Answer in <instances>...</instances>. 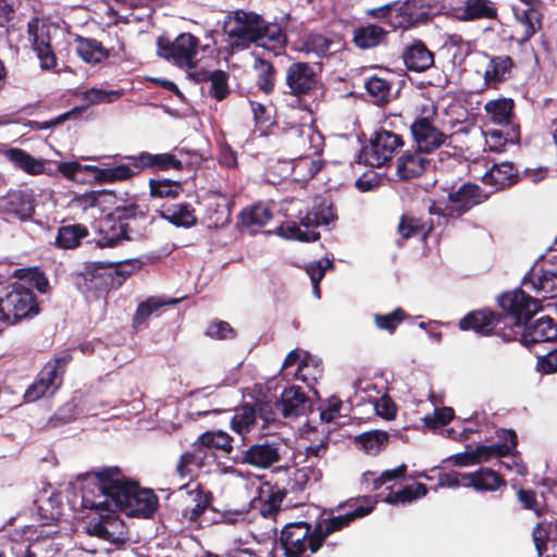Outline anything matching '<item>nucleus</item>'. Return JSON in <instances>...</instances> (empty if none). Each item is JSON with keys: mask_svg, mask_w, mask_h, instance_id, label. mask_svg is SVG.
I'll list each match as a JSON object with an SVG mask.
<instances>
[{"mask_svg": "<svg viewBox=\"0 0 557 557\" xmlns=\"http://www.w3.org/2000/svg\"><path fill=\"white\" fill-rule=\"evenodd\" d=\"M83 505L85 508L120 511L136 480L124 474L121 468L102 467L84 475Z\"/></svg>", "mask_w": 557, "mask_h": 557, "instance_id": "1", "label": "nucleus"}, {"mask_svg": "<svg viewBox=\"0 0 557 557\" xmlns=\"http://www.w3.org/2000/svg\"><path fill=\"white\" fill-rule=\"evenodd\" d=\"M147 220V213L135 202L117 206L112 212L98 222L96 246L112 248L124 240H134L139 236L141 223Z\"/></svg>", "mask_w": 557, "mask_h": 557, "instance_id": "2", "label": "nucleus"}, {"mask_svg": "<svg viewBox=\"0 0 557 557\" xmlns=\"http://www.w3.org/2000/svg\"><path fill=\"white\" fill-rule=\"evenodd\" d=\"M497 305L500 308V338L504 342L517 341L523 326L542 309L540 300L521 288L502 293L497 297Z\"/></svg>", "mask_w": 557, "mask_h": 557, "instance_id": "3", "label": "nucleus"}, {"mask_svg": "<svg viewBox=\"0 0 557 557\" xmlns=\"http://www.w3.org/2000/svg\"><path fill=\"white\" fill-rule=\"evenodd\" d=\"M299 222L285 221L276 228V234L302 243L315 242L320 232L314 228L327 225L336 219L335 209L331 200L322 198L317 200L310 210H298Z\"/></svg>", "mask_w": 557, "mask_h": 557, "instance_id": "4", "label": "nucleus"}, {"mask_svg": "<svg viewBox=\"0 0 557 557\" xmlns=\"http://www.w3.org/2000/svg\"><path fill=\"white\" fill-rule=\"evenodd\" d=\"M39 311V302L30 287L15 282L1 289L0 323L15 325L25 319L34 318Z\"/></svg>", "mask_w": 557, "mask_h": 557, "instance_id": "5", "label": "nucleus"}, {"mask_svg": "<svg viewBox=\"0 0 557 557\" xmlns=\"http://www.w3.org/2000/svg\"><path fill=\"white\" fill-rule=\"evenodd\" d=\"M490 198L480 185L472 182H465L457 189H453L447 195V203L441 207L432 203L429 213L443 218L446 223L451 220H458L472 210L474 207L482 205Z\"/></svg>", "mask_w": 557, "mask_h": 557, "instance_id": "6", "label": "nucleus"}, {"mask_svg": "<svg viewBox=\"0 0 557 557\" xmlns=\"http://www.w3.org/2000/svg\"><path fill=\"white\" fill-rule=\"evenodd\" d=\"M350 502L352 499H349L347 502L338 504L335 508H332L330 510H324L322 515L319 517L317 522L313 524V545H321L323 547L324 545L327 547H331L332 549L335 548L336 543L329 542L327 539L331 534L342 531L345 528H348L356 519L363 518L371 513L374 509V503L372 505L368 506H357L355 509L347 511L343 515H334L335 510H341L345 508L346 506H350Z\"/></svg>", "mask_w": 557, "mask_h": 557, "instance_id": "7", "label": "nucleus"}, {"mask_svg": "<svg viewBox=\"0 0 557 557\" xmlns=\"http://www.w3.org/2000/svg\"><path fill=\"white\" fill-rule=\"evenodd\" d=\"M262 16L253 11L237 9L230 11L223 23V32L231 46L243 50L260 41Z\"/></svg>", "mask_w": 557, "mask_h": 557, "instance_id": "8", "label": "nucleus"}, {"mask_svg": "<svg viewBox=\"0 0 557 557\" xmlns=\"http://www.w3.org/2000/svg\"><path fill=\"white\" fill-rule=\"evenodd\" d=\"M403 136L381 127L364 145L358 156L359 162L371 168L387 165L404 146Z\"/></svg>", "mask_w": 557, "mask_h": 557, "instance_id": "9", "label": "nucleus"}, {"mask_svg": "<svg viewBox=\"0 0 557 557\" xmlns=\"http://www.w3.org/2000/svg\"><path fill=\"white\" fill-rule=\"evenodd\" d=\"M436 119V106L424 104L410 125L412 139L420 152L431 153L449 139V136L435 126Z\"/></svg>", "mask_w": 557, "mask_h": 557, "instance_id": "10", "label": "nucleus"}, {"mask_svg": "<svg viewBox=\"0 0 557 557\" xmlns=\"http://www.w3.org/2000/svg\"><path fill=\"white\" fill-rule=\"evenodd\" d=\"M277 545L284 557H309L322 548L321 545H313V524L302 520L285 524Z\"/></svg>", "mask_w": 557, "mask_h": 557, "instance_id": "11", "label": "nucleus"}, {"mask_svg": "<svg viewBox=\"0 0 557 557\" xmlns=\"http://www.w3.org/2000/svg\"><path fill=\"white\" fill-rule=\"evenodd\" d=\"M157 46L159 57L172 61L176 66L188 70L196 67L199 39L193 34L182 33L173 41L159 37Z\"/></svg>", "mask_w": 557, "mask_h": 557, "instance_id": "12", "label": "nucleus"}, {"mask_svg": "<svg viewBox=\"0 0 557 557\" xmlns=\"http://www.w3.org/2000/svg\"><path fill=\"white\" fill-rule=\"evenodd\" d=\"M74 282L82 293L110 290L123 285L124 274L112 270L111 264L91 263L75 274Z\"/></svg>", "mask_w": 557, "mask_h": 557, "instance_id": "13", "label": "nucleus"}, {"mask_svg": "<svg viewBox=\"0 0 557 557\" xmlns=\"http://www.w3.org/2000/svg\"><path fill=\"white\" fill-rule=\"evenodd\" d=\"M396 2L394 20L396 30H407L420 24H425L433 17L434 11L440 10L435 0H398Z\"/></svg>", "mask_w": 557, "mask_h": 557, "instance_id": "14", "label": "nucleus"}, {"mask_svg": "<svg viewBox=\"0 0 557 557\" xmlns=\"http://www.w3.org/2000/svg\"><path fill=\"white\" fill-rule=\"evenodd\" d=\"M0 212L21 222L30 221L36 212L32 189H10L0 197Z\"/></svg>", "mask_w": 557, "mask_h": 557, "instance_id": "15", "label": "nucleus"}, {"mask_svg": "<svg viewBox=\"0 0 557 557\" xmlns=\"http://www.w3.org/2000/svg\"><path fill=\"white\" fill-rule=\"evenodd\" d=\"M522 285L544 299L557 296V267L547 261L535 263L523 276Z\"/></svg>", "mask_w": 557, "mask_h": 557, "instance_id": "16", "label": "nucleus"}, {"mask_svg": "<svg viewBox=\"0 0 557 557\" xmlns=\"http://www.w3.org/2000/svg\"><path fill=\"white\" fill-rule=\"evenodd\" d=\"M285 83L290 95L307 96L317 88L319 74L314 66L307 62H293L286 70Z\"/></svg>", "mask_w": 557, "mask_h": 557, "instance_id": "17", "label": "nucleus"}, {"mask_svg": "<svg viewBox=\"0 0 557 557\" xmlns=\"http://www.w3.org/2000/svg\"><path fill=\"white\" fill-rule=\"evenodd\" d=\"M184 153V149L178 150V156L171 152L153 154L143 151L135 156H125L124 159L131 162L138 175L147 169L153 171H182L184 169L183 161L178 157H182Z\"/></svg>", "mask_w": 557, "mask_h": 557, "instance_id": "18", "label": "nucleus"}, {"mask_svg": "<svg viewBox=\"0 0 557 557\" xmlns=\"http://www.w3.org/2000/svg\"><path fill=\"white\" fill-rule=\"evenodd\" d=\"M159 506V498L150 488H143L136 481V487L132 488L126 502L120 511L128 517L151 518Z\"/></svg>", "mask_w": 557, "mask_h": 557, "instance_id": "19", "label": "nucleus"}, {"mask_svg": "<svg viewBox=\"0 0 557 557\" xmlns=\"http://www.w3.org/2000/svg\"><path fill=\"white\" fill-rule=\"evenodd\" d=\"M500 322L498 312L491 309L473 310L459 320L461 331H473L481 336L496 335L500 337Z\"/></svg>", "mask_w": 557, "mask_h": 557, "instance_id": "20", "label": "nucleus"}, {"mask_svg": "<svg viewBox=\"0 0 557 557\" xmlns=\"http://www.w3.org/2000/svg\"><path fill=\"white\" fill-rule=\"evenodd\" d=\"M27 32L32 38L33 49L40 61L42 70H51L57 66V57L51 45L50 29L46 25H38L36 20L27 25Z\"/></svg>", "mask_w": 557, "mask_h": 557, "instance_id": "21", "label": "nucleus"}, {"mask_svg": "<svg viewBox=\"0 0 557 557\" xmlns=\"http://www.w3.org/2000/svg\"><path fill=\"white\" fill-rule=\"evenodd\" d=\"M488 62L483 74V83L486 89H498L502 84L512 77L516 63L507 54H485Z\"/></svg>", "mask_w": 557, "mask_h": 557, "instance_id": "22", "label": "nucleus"}, {"mask_svg": "<svg viewBox=\"0 0 557 557\" xmlns=\"http://www.w3.org/2000/svg\"><path fill=\"white\" fill-rule=\"evenodd\" d=\"M462 486L472 487L480 493L496 492L507 486L506 479L497 471L480 467L470 473H462Z\"/></svg>", "mask_w": 557, "mask_h": 557, "instance_id": "23", "label": "nucleus"}, {"mask_svg": "<svg viewBox=\"0 0 557 557\" xmlns=\"http://www.w3.org/2000/svg\"><path fill=\"white\" fill-rule=\"evenodd\" d=\"M557 339V323L550 317H542L534 323L525 324L519 341L522 345L529 347L537 343L554 342Z\"/></svg>", "mask_w": 557, "mask_h": 557, "instance_id": "24", "label": "nucleus"}, {"mask_svg": "<svg viewBox=\"0 0 557 557\" xmlns=\"http://www.w3.org/2000/svg\"><path fill=\"white\" fill-rule=\"evenodd\" d=\"M275 406L284 418H292L305 414L310 409L311 401L301 387L292 385L284 388Z\"/></svg>", "mask_w": 557, "mask_h": 557, "instance_id": "25", "label": "nucleus"}, {"mask_svg": "<svg viewBox=\"0 0 557 557\" xmlns=\"http://www.w3.org/2000/svg\"><path fill=\"white\" fill-rule=\"evenodd\" d=\"M498 437L502 443L492 445H478L474 448V456H476L478 462L487 461L492 457H506L512 454L518 445L517 433L512 429H500Z\"/></svg>", "mask_w": 557, "mask_h": 557, "instance_id": "26", "label": "nucleus"}, {"mask_svg": "<svg viewBox=\"0 0 557 557\" xmlns=\"http://www.w3.org/2000/svg\"><path fill=\"white\" fill-rule=\"evenodd\" d=\"M519 181V171L512 162L494 163L482 177L485 185L494 186L497 190L511 187Z\"/></svg>", "mask_w": 557, "mask_h": 557, "instance_id": "27", "label": "nucleus"}, {"mask_svg": "<svg viewBox=\"0 0 557 557\" xmlns=\"http://www.w3.org/2000/svg\"><path fill=\"white\" fill-rule=\"evenodd\" d=\"M388 32L377 25L368 23L352 30V44L360 50L376 48L387 42Z\"/></svg>", "mask_w": 557, "mask_h": 557, "instance_id": "28", "label": "nucleus"}, {"mask_svg": "<svg viewBox=\"0 0 557 557\" xmlns=\"http://www.w3.org/2000/svg\"><path fill=\"white\" fill-rule=\"evenodd\" d=\"M271 219L272 212L270 209L265 205L257 202L244 208L239 212L237 226L248 230L251 234H256L267 225Z\"/></svg>", "mask_w": 557, "mask_h": 557, "instance_id": "29", "label": "nucleus"}, {"mask_svg": "<svg viewBox=\"0 0 557 557\" xmlns=\"http://www.w3.org/2000/svg\"><path fill=\"white\" fill-rule=\"evenodd\" d=\"M159 215L176 227L189 228L198 222L195 208L188 202L162 206Z\"/></svg>", "mask_w": 557, "mask_h": 557, "instance_id": "30", "label": "nucleus"}, {"mask_svg": "<svg viewBox=\"0 0 557 557\" xmlns=\"http://www.w3.org/2000/svg\"><path fill=\"white\" fill-rule=\"evenodd\" d=\"M404 63L408 71L421 73L434 65V54L426 45L417 40L404 52Z\"/></svg>", "mask_w": 557, "mask_h": 557, "instance_id": "31", "label": "nucleus"}, {"mask_svg": "<svg viewBox=\"0 0 557 557\" xmlns=\"http://www.w3.org/2000/svg\"><path fill=\"white\" fill-rule=\"evenodd\" d=\"M286 495V490L280 487L277 484L270 482L263 483L259 488L261 516L264 518L274 517L281 510L282 502Z\"/></svg>", "mask_w": 557, "mask_h": 557, "instance_id": "32", "label": "nucleus"}, {"mask_svg": "<svg viewBox=\"0 0 557 557\" xmlns=\"http://www.w3.org/2000/svg\"><path fill=\"white\" fill-rule=\"evenodd\" d=\"M281 455L275 445L264 443L255 444L244 451L242 461L258 468H268L278 462Z\"/></svg>", "mask_w": 557, "mask_h": 557, "instance_id": "33", "label": "nucleus"}, {"mask_svg": "<svg viewBox=\"0 0 557 557\" xmlns=\"http://www.w3.org/2000/svg\"><path fill=\"white\" fill-rule=\"evenodd\" d=\"M423 152H405L397 159L396 172L400 180L407 181L423 174L430 161L422 156Z\"/></svg>", "mask_w": 557, "mask_h": 557, "instance_id": "34", "label": "nucleus"}, {"mask_svg": "<svg viewBox=\"0 0 557 557\" xmlns=\"http://www.w3.org/2000/svg\"><path fill=\"white\" fill-rule=\"evenodd\" d=\"M89 236V230L81 223L61 225L54 239V247L62 250L76 249Z\"/></svg>", "mask_w": 557, "mask_h": 557, "instance_id": "35", "label": "nucleus"}, {"mask_svg": "<svg viewBox=\"0 0 557 557\" xmlns=\"http://www.w3.org/2000/svg\"><path fill=\"white\" fill-rule=\"evenodd\" d=\"M76 53L89 64H98L110 57V50L95 38L77 35L74 39Z\"/></svg>", "mask_w": 557, "mask_h": 557, "instance_id": "36", "label": "nucleus"}, {"mask_svg": "<svg viewBox=\"0 0 557 557\" xmlns=\"http://www.w3.org/2000/svg\"><path fill=\"white\" fill-rule=\"evenodd\" d=\"M71 360L72 355L67 351H63L61 355L48 361L38 375L42 377L48 385L57 389L62 384L63 374Z\"/></svg>", "mask_w": 557, "mask_h": 557, "instance_id": "37", "label": "nucleus"}, {"mask_svg": "<svg viewBox=\"0 0 557 557\" xmlns=\"http://www.w3.org/2000/svg\"><path fill=\"white\" fill-rule=\"evenodd\" d=\"M433 231V222L411 214L400 216L397 232L405 240L422 235L424 238Z\"/></svg>", "mask_w": 557, "mask_h": 557, "instance_id": "38", "label": "nucleus"}, {"mask_svg": "<svg viewBox=\"0 0 557 557\" xmlns=\"http://www.w3.org/2000/svg\"><path fill=\"white\" fill-rule=\"evenodd\" d=\"M4 156L15 168L29 175H39L45 171V164L41 160L34 158L21 148H10L4 151Z\"/></svg>", "mask_w": 557, "mask_h": 557, "instance_id": "39", "label": "nucleus"}, {"mask_svg": "<svg viewBox=\"0 0 557 557\" xmlns=\"http://www.w3.org/2000/svg\"><path fill=\"white\" fill-rule=\"evenodd\" d=\"M497 8L491 0H465L461 8L462 21L494 20Z\"/></svg>", "mask_w": 557, "mask_h": 557, "instance_id": "40", "label": "nucleus"}, {"mask_svg": "<svg viewBox=\"0 0 557 557\" xmlns=\"http://www.w3.org/2000/svg\"><path fill=\"white\" fill-rule=\"evenodd\" d=\"M484 110L491 121L498 125L512 123L515 101L511 98H498L485 103Z\"/></svg>", "mask_w": 557, "mask_h": 557, "instance_id": "41", "label": "nucleus"}, {"mask_svg": "<svg viewBox=\"0 0 557 557\" xmlns=\"http://www.w3.org/2000/svg\"><path fill=\"white\" fill-rule=\"evenodd\" d=\"M517 21L523 26V35L519 44L529 41L535 33L542 27V14L535 7H529L522 10L515 9Z\"/></svg>", "mask_w": 557, "mask_h": 557, "instance_id": "42", "label": "nucleus"}, {"mask_svg": "<svg viewBox=\"0 0 557 557\" xmlns=\"http://www.w3.org/2000/svg\"><path fill=\"white\" fill-rule=\"evenodd\" d=\"M200 76L199 81H209L210 86V96L216 101L224 100L230 95L228 87V73L223 70H214L212 72H202L197 73Z\"/></svg>", "mask_w": 557, "mask_h": 557, "instance_id": "43", "label": "nucleus"}, {"mask_svg": "<svg viewBox=\"0 0 557 557\" xmlns=\"http://www.w3.org/2000/svg\"><path fill=\"white\" fill-rule=\"evenodd\" d=\"M199 444L206 448H209L216 455L222 453L224 455L231 454L233 450V438L225 432L222 431H207L200 434Z\"/></svg>", "mask_w": 557, "mask_h": 557, "instance_id": "44", "label": "nucleus"}, {"mask_svg": "<svg viewBox=\"0 0 557 557\" xmlns=\"http://www.w3.org/2000/svg\"><path fill=\"white\" fill-rule=\"evenodd\" d=\"M389 434L385 431L373 430L361 433L355 437L356 444L360 445L366 453L377 455L388 443Z\"/></svg>", "mask_w": 557, "mask_h": 557, "instance_id": "45", "label": "nucleus"}, {"mask_svg": "<svg viewBox=\"0 0 557 557\" xmlns=\"http://www.w3.org/2000/svg\"><path fill=\"white\" fill-rule=\"evenodd\" d=\"M557 530V523L540 521L531 532L532 541L537 554V557H543L547 552L548 542L553 540V532Z\"/></svg>", "mask_w": 557, "mask_h": 557, "instance_id": "46", "label": "nucleus"}, {"mask_svg": "<svg viewBox=\"0 0 557 557\" xmlns=\"http://www.w3.org/2000/svg\"><path fill=\"white\" fill-rule=\"evenodd\" d=\"M429 492L428 486L424 483H417L416 485H407L404 488L389 493L384 502L391 505L399 503H411L418 498L424 497Z\"/></svg>", "mask_w": 557, "mask_h": 557, "instance_id": "47", "label": "nucleus"}, {"mask_svg": "<svg viewBox=\"0 0 557 557\" xmlns=\"http://www.w3.org/2000/svg\"><path fill=\"white\" fill-rule=\"evenodd\" d=\"M137 175V171L131 162L127 164H120L111 168H100L98 171L97 182L102 183H115L126 181Z\"/></svg>", "mask_w": 557, "mask_h": 557, "instance_id": "48", "label": "nucleus"}, {"mask_svg": "<svg viewBox=\"0 0 557 557\" xmlns=\"http://www.w3.org/2000/svg\"><path fill=\"white\" fill-rule=\"evenodd\" d=\"M150 196L153 198H177L183 191L182 184L171 180H149Z\"/></svg>", "mask_w": 557, "mask_h": 557, "instance_id": "49", "label": "nucleus"}, {"mask_svg": "<svg viewBox=\"0 0 557 557\" xmlns=\"http://www.w3.org/2000/svg\"><path fill=\"white\" fill-rule=\"evenodd\" d=\"M256 67L258 70L257 86L267 95L271 94L275 85L276 70L269 60L257 59Z\"/></svg>", "mask_w": 557, "mask_h": 557, "instance_id": "50", "label": "nucleus"}, {"mask_svg": "<svg viewBox=\"0 0 557 557\" xmlns=\"http://www.w3.org/2000/svg\"><path fill=\"white\" fill-rule=\"evenodd\" d=\"M176 300L163 301L156 297H149L147 300L140 302L133 317V326L138 327L144 324L148 318L166 305H173Z\"/></svg>", "mask_w": 557, "mask_h": 557, "instance_id": "51", "label": "nucleus"}, {"mask_svg": "<svg viewBox=\"0 0 557 557\" xmlns=\"http://www.w3.org/2000/svg\"><path fill=\"white\" fill-rule=\"evenodd\" d=\"M408 318L409 314L403 308L398 307L386 314L376 313L373 320L377 329L387 331L389 334H393L397 330L398 325Z\"/></svg>", "mask_w": 557, "mask_h": 557, "instance_id": "52", "label": "nucleus"}, {"mask_svg": "<svg viewBox=\"0 0 557 557\" xmlns=\"http://www.w3.org/2000/svg\"><path fill=\"white\" fill-rule=\"evenodd\" d=\"M88 108V106H81V107H74L73 109H71L70 111L67 112H64L49 121H46V122H38V121H32V120H28L24 123L25 126H28L29 128H32L33 131H41V129H49V128H53L64 122H66L67 120L70 119H76L77 116H79L82 114V112H84L86 109Z\"/></svg>", "mask_w": 557, "mask_h": 557, "instance_id": "53", "label": "nucleus"}, {"mask_svg": "<svg viewBox=\"0 0 557 557\" xmlns=\"http://www.w3.org/2000/svg\"><path fill=\"white\" fill-rule=\"evenodd\" d=\"M364 87L376 103H384L388 100L392 84L385 78L373 75L367 79Z\"/></svg>", "mask_w": 557, "mask_h": 557, "instance_id": "54", "label": "nucleus"}, {"mask_svg": "<svg viewBox=\"0 0 557 557\" xmlns=\"http://www.w3.org/2000/svg\"><path fill=\"white\" fill-rule=\"evenodd\" d=\"M257 410L251 405H244L233 417L231 421L232 429L243 434L249 432L250 426L256 423Z\"/></svg>", "mask_w": 557, "mask_h": 557, "instance_id": "55", "label": "nucleus"}, {"mask_svg": "<svg viewBox=\"0 0 557 557\" xmlns=\"http://www.w3.org/2000/svg\"><path fill=\"white\" fill-rule=\"evenodd\" d=\"M333 41L319 33H310L305 41L304 47L307 53H314L319 58L326 57Z\"/></svg>", "mask_w": 557, "mask_h": 557, "instance_id": "56", "label": "nucleus"}, {"mask_svg": "<svg viewBox=\"0 0 557 557\" xmlns=\"http://www.w3.org/2000/svg\"><path fill=\"white\" fill-rule=\"evenodd\" d=\"M203 467H200L195 451L190 448L180 456L175 471L181 479H185L191 478L194 475L195 469L200 470Z\"/></svg>", "mask_w": 557, "mask_h": 557, "instance_id": "57", "label": "nucleus"}, {"mask_svg": "<svg viewBox=\"0 0 557 557\" xmlns=\"http://www.w3.org/2000/svg\"><path fill=\"white\" fill-rule=\"evenodd\" d=\"M261 36L260 40H267L268 44L272 46V48L275 47H283L286 41L287 37L286 34L283 32L282 27L278 24H270L264 21L262 17L261 22Z\"/></svg>", "mask_w": 557, "mask_h": 557, "instance_id": "58", "label": "nucleus"}, {"mask_svg": "<svg viewBox=\"0 0 557 557\" xmlns=\"http://www.w3.org/2000/svg\"><path fill=\"white\" fill-rule=\"evenodd\" d=\"M205 334L212 339L224 341L235 338L236 331L226 321L213 320L207 326Z\"/></svg>", "mask_w": 557, "mask_h": 557, "instance_id": "59", "label": "nucleus"}, {"mask_svg": "<svg viewBox=\"0 0 557 557\" xmlns=\"http://www.w3.org/2000/svg\"><path fill=\"white\" fill-rule=\"evenodd\" d=\"M396 5L397 2L394 1L377 8L369 9L367 10L366 15L368 17L381 21L382 23L392 27V29L396 30V26L394 24Z\"/></svg>", "mask_w": 557, "mask_h": 557, "instance_id": "60", "label": "nucleus"}, {"mask_svg": "<svg viewBox=\"0 0 557 557\" xmlns=\"http://www.w3.org/2000/svg\"><path fill=\"white\" fill-rule=\"evenodd\" d=\"M454 417L455 411L451 407L436 408L433 414H428L423 418V422L429 429H437L447 425Z\"/></svg>", "mask_w": 557, "mask_h": 557, "instance_id": "61", "label": "nucleus"}, {"mask_svg": "<svg viewBox=\"0 0 557 557\" xmlns=\"http://www.w3.org/2000/svg\"><path fill=\"white\" fill-rule=\"evenodd\" d=\"M518 500L522 507L528 510H532L536 516H542L543 510L536 499V493L531 488H519L517 492Z\"/></svg>", "mask_w": 557, "mask_h": 557, "instance_id": "62", "label": "nucleus"}, {"mask_svg": "<svg viewBox=\"0 0 557 557\" xmlns=\"http://www.w3.org/2000/svg\"><path fill=\"white\" fill-rule=\"evenodd\" d=\"M49 388H51V386L48 385L45 380L38 375L35 382L27 387L24 394V399L26 403L36 401L44 397Z\"/></svg>", "mask_w": 557, "mask_h": 557, "instance_id": "63", "label": "nucleus"}, {"mask_svg": "<svg viewBox=\"0 0 557 557\" xmlns=\"http://www.w3.org/2000/svg\"><path fill=\"white\" fill-rule=\"evenodd\" d=\"M191 449L195 451L200 467H210L216 463L219 455L212 453L209 448H206L199 444V437L190 445Z\"/></svg>", "mask_w": 557, "mask_h": 557, "instance_id": "64", "label": "nucleus"}]
</instances>
